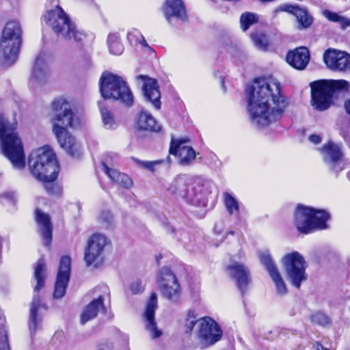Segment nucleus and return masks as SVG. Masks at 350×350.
Returning a JSON list of instances; mask_svg holds the SVG:
<instances>
[{
    "label": "nucleus",
    "mask_w": 350,
    "mask_h": 350,
    "mask_svg": "<svg viewBox=\"0 0 350 350\" xmlns=\"http://www.w3.org/2000/svg\"><path fill=\"white\" fill-rule=\"evenodd\" d=\"M5 319L0 314V336H4L5 332V329L4 327Z\"/></svg>",
    "instance_id": "52"
},
{
    "label": "nucleus",
    "mask_w": 350,
    "mask_h": 350,
    "mask_svg": "<svg viewBox=\"0 0 350 350\" xmlns=\"http://www.w3.org/2000/svg\"><path fill=\"white\" fill-rule=\"evenodd\" d=\"M181 140L172 138L169 152L179 158V163L182 165H189L196 159V152Z\"/></svg>",
    "instance_id": "23"
},
{
    "label": "nucleus",
    "mask_w": 350,
    "mask_h": 350,
    "mask_svg": "<svg viewBox=\"0 0 350 350\" xmlns=\"http://www.w3.org/2000/svg\"><path fill=\"white\" fill-rule=\"evenodd\" d=\"M107 43L109 52L116 55H121L124 51V46L120 41V35L116 33L108 36Z\"/></svg>",
    "instance_id": "31"
},
{
    "label": "nucleus",
    "mask_w": 350,
    "mask_h": 350,
    "mask_svg": "<svg viewBox=\"0 0 350 350\" xmlns=\"http://www.w3.org/2000/svg\"><path fill=\"white\" fill-rule=\"evenodd\" d=\"M129 288L133 295L142 293L144 290L142 281L139 280H136L131 282Z\"/></svg>",
    "instance_id": "46"
},
{
    "label": "nucleus",
    "mask_w": 350,
    "mask_h": 350,
    "mask_svg": "<svg viewBox=\"0 0 350 350\" xmlns=\"http://www.w3.org/2000/svg\"><path fill=\"white\" fill-rule=\"evenodd\" d=\"M310 319L313 323L323 326L328 325L330 323L329 318L322 312H317L311 315Z\"/></svg>",
    "instance_id": "40"
},
{
    "label": "nucleus",
    "mask_w": 350,
    "mask_h": 350,
    "mask_svg": "<svg viewBox=\"0 0 350 350\" xmlns=\"http://www.w3.org/2000/svg\"><path fill=\"white\" fill-rule=\"evenodd\" d=\"M3 241V238L0 236V258L1 257L2 253Z\"/></svg>",
    "instance_id": "56"
},
{
    "label": "nucleus",
    "mask_w": 350,
    "mask_h": 350,
    "mask_svg": "<svg viewBox=\"0 0 350 350\" xmlns=\"http://www.w3.org/2000/svg\"><path fill=\"white\" fill-rule=\"evenodd\" d=\"M98 105L102 116L103 123L107 129H114L117 126L113 114L103 106V101H98Z\"/></svg>",
    "instance_id": "33"
},
{
    "label": "nucleus",
    "mask_w": 350,
    "mask_h": 350,
    "mask_svg": "<svg viewBox=\"0 0 350 350\" xmlns=\"http://www.w3.org/2000/svg\"><path fill=\"white\" fill-rule=\"evenodd\" d=\"M226 271L243 295L247 291V286L252 280L249 268L243 263L232 261L226 267Z\"/></svg>",
    "instance_id": "15"
},
{
    "label": "nucleus",
    "mask_w": 350,
    "mask_h": 350,
    "mask_svg": "<svg viewBox=\"0 0 350 350\" xmlns=\"http://www.w3.org/2000/svg\"><path fill=\"white\" fill-rule=\"evenodd\" d=\"M223 332L219 325L209 317L198 319L197 339L200 349H203L218 342Z\"/></svg>",
    "instance_id": "13"
},
{
    "label": "nucleus",
    "mask_w": 350,
    "mask_h": 350,
    "mask_svg": "<svg viewBox=\"0 0 350 350\" xmlns=\"http://www.w3.org/2000/svg\"><path fill=\"white\" fill-rule=\"evenodd\" d=\"M344 107L347 113L350 116V98L345 101Z\"/></svg>",
    "instance_id": "54"
},
{
    "label": "nucleus",
    "mask_w": 350,
    "mask_h": 350,
    "mask_svg": "<svg viewBox=\"0 0 350 350\" xmlns=\"http://www.w3.org/2000/svg\"><path fill=\"white\" fill-rule=\"evenodd\" d=\"M102 168L104 172L113 181L116 182V179L120 175V172L117 170L109 167L105 163L102 162Z\"/></svg>",
    "instance_id": "45"
},
{
    "label": "nucleus",
    "mask_w": 350,
    "mask_h": 350,
    "mask_svg": "<svg viewBox=\"0 0 350 350\" xmlns=\"http://www.w3.org/2000/svg\"><path fill=\"white\" fill-rule=\"evenodd\" d=\"M157 308V295L152 293L146 304L144 317L146 320V328L151 333L152 338L159 337L162 332L157 328V323L154 319L155 310Z\"/></svg>",
    "instance_id": "24"
},
{
    "label": "nucleus",
    "mask_w": 350,
    "mask_h": 350,
    "mask_svg": "<svg viewBox=\"0 0 350 350\" xmlns=\"http://www.w3.org/2000/svg\"><path fill=\"white\" fill-rule=\"evenodd\" d=\"M55 180H51V175L45 180H40L44 183V187L49 195L59 196L62 193V187L55 183Z\"/></svg>",
    "instance_id": "36"
},
{
    "label": "nucleus",
    "mask_w": 350,
    "mask_h": 350,
    "mask_svg": "<svg viewBox=\"0 0 350 350\" xmlns=\"http://www.w3.org/2000/svg\"><path fill=\"white\" fill-rule=\"evenodd\" d=\"M28 166L31 175L38 180H45L51 175V180H56L59 166L55 153L45 146L31 152Z\"/></svg>",
    "instance_id": "6"
},
{
    "label": "nucleus",
    "mask_w": 350,
    "mask_h": 350,
    "mask_svg": "<svg viewBox=\"0 0 350 350\" xmlns=\"http://www.w3.org/2000/svg\"><path fill=\"white\" fill-rule=\"evenodd\" d=\"M198 320H196V315L193 310H189L185 319L186 332L190 333L196 324L198 325Z\"/></svg>",
    "instance_id": "39"
},
{
    "label": "nucleus",
    "mask_w": 350,
    "mask_h": 350,
    "mask_svg": "<svg viewBox=\"0 0 350 350\" xmlns=\"http://www.w3.org/2000/svg\"><path fill=\"white\" fill-rule=\"evenodd\" d=\"M44 19L57 36L65 40L79 42L85 38V33L77 29L75 23L58 5L55 9L49 10Z\"/></svg>",
    "instance_id": "8"
},
{
    "label": "nucleus",
    "mask_w": 350,
    "mask_h": 350,
    "mask_svg": "<svg viewBox=\"0 0 350 350\" xmlns=\"http://www.w3.org/2000/svg\"><path fill=\"white\" fill-rule=\"evenodd\" d=\"M316 350H329V349L324 348L320 343H317Z\"/></svg>",
    "instance_id": "55"
},
{
    "label": "nucleus",
    "mask_w": 350,
    "mask_h": 350,
    "mask_svg": "<svg viewBox=\"0 0 350 350\" xmlns=\"http://www.w3.org/2000/svg\"><path fill=\"white\" fill-rule=\"evenodd\" d=\"M71 258L68 256L62 257L57 279L55 284L53 297L55 299L63 297L66 293V290L70 276Z\"/></svg>",
    "instance_id": "17"
},
{
    "label": "nucleus",
    "mask_w": 350,
    "mask_h": 350,
    "mask_svg": "<svg viewBox=\"0 0 350 350\" xmlns=\"http://www.w3.org/2000/svg\"><path fill=\"white\" fill-rule=\"evenodd\" d=\"M210 188V182L202 178L179 175L172 180L168 190L187 198L196 206H205Z\"/></svg>",
    "instance_id": "4"
},
{
    "label": "nucleus",
    "mask_w": 350,
    "mask_h": 350,
    "mask_svg": "<svg viewBox=\"0 0 350 350\" xmlns=\"http://www.w3.org/2000/svg\"><path fill=\"white\" fill-rule=\"evenodd\" d=\"M321 152L323 154L324 161L327 165L331 163H334V165H339L338 160H340L342 156L339 145L329 142L322 146ZM335 166L336 165H334L333 167Z\"/></svg>",
    "instance_id": "28"
},
{
    "label": "nucleus",
    "mask_w": 350,
    "mask_h": 350,
    "mask_svg": "<svg viewBox=\"0 0 350 350\" xmlns=\"http://www.w3.org/2000/svg\"><path fill=\"white\" fill-rule=\"evenodd\" d=\"M0 350H10L6 334L3 336H0Z\"/></svg>",
    "instance_id": "48"
},
{
    "label": "nucleus",
    "mask_w": 350,
    "mask_h": 350,
    "mask_svg": "<svg viewBox=\"0 0 350 350\" xmlns=\"http://www.w3.org/2000/svg\"><path fill=\"white\" fill-rule=\"evenodd\" d=\"M342 51H338L336 49H327L323 54V61L326 66L333 70L334 67L338 64L340 56Z\"/></svg>",
    "instance_id": "34"
},
{
    "label": "nucleus",
    "mask_w": 350,
    "mask_h": 350,
    "mask_svg": "<svg viewBox=\"0 0 350 350\" xmlns=\"http://www.w3.org/2000/svg\"><path fill=\"white\" fill-rule=\"evenodd\" d=\"M223 201L228 215L239 217L240 208L238 200L232 194L224 192L223 193Z\"/></svg>",
    "instance_id": "30"
},
{
    "label": "nucleus",
    "mask_w": 350,
    "mask_h": 350,
    "mask_svg": "<svg viewBox=\"0 0 350 350\" xmlns=\"http://www.w3.org/2000/svg\"><path fill=\"white\" fill-rule=\"evenodd\" d=\"M36 221L40 236L44 241L45 246H49L52 241L53 226L49 215L40 209L36 211Z\"/></svg>",
    "instance_id": "26"
},
{
    "label": "nucleus",
    "mask_w": 350,
    "mask_h": 350,
    "mask_svg": "<svg viewBox=\"0 0 350 350\" xmlns=\"http://www.w3.org/2000/svg\"><path fill=\"white\" fill-rule=\"evenodd\" d=\"M46 265L43 259H39L37 261L34 268V278L37 282L34 287V295L30 306V314L29 319V328L31 334H35L38 329L41 327L42 317L39 313L42 308L47 309L45 304H41L38 291L44 286L45 282Z\"/></svg>",
    "instance_id": "11"
},
{
    "label": "nucleus",
    "mask_w": 350,
    "mask_h": 350,
    "mask_svg": "<svg viewBox=\"0 0 350 350\" xmlns=\"http://www.w3.org/2000/svg\"><path fill=\"white\" fill-rule=\"evenodd\" d=\"M162 295L167 299L176 301L180 296V285L175 275L169 268L163 267L157 278Z\"/></svg>",
    "instance_id": "14"
},
{
    "label": "nucleus",
    "mask_w": 350,
    "mask_h": 350,
    "mask_svg": "<svg viewBox=\"0 0 350 350\" xmlns=\"http://www.w3.org/2000/svg\"><path fill=\"white\" fill-rule=\"evenodd\" d=\"M311 105L319 111L328 109L333 104V97L340 92H348L349 83L344 79H322L310 83Z\"/></svg>",
    "instance_id": "5"
},
{
    "label": "nucleus",
    "mask_w": 350,
    "mask_h": 350,
    "mask_svg": "<svg viewBox=\"0 0 350 350\" xmlns=\"http://www.w3.org/2000/svg\"><path fill=\"white\" fill-rule=\"evenodd\" d=\"M17 129V122L12 121L0 112V144L2 154L10 161L13 168L22 170L25 167L23 144Z\"/></svg>",
    "instance_id": "3"
},
{
    "label": "nucleus",
    "mask_w": 350,
    "mask_h": 350,
    "mask_svg": "<svg viewBox=\"0 0 350 350\" xmlns=\"http://www.w3.org/2000/svg\"><path fill=\"white\" fill-rule=\"evenodd\" d=\"M329 213L301 204L297 205L294 213V224L299 233L307 234L314 230L327 228Z\"/></svg>",
    "instance_id": "7"
},
{
    "label": "nucleus",
    "mask_w": 350,
    "mask_h": 350,
    "mask_svg": "<svg viewBox=\"0 0 350 350\" xmlns=\"http://www.w3.org/2000/svg\"><path fill=\"white\" fill-rule=\"evenodd\" d=\"M163 12L166 20L171 24L173 23L174 18L182 21H185L187 19V12L182 0H165Z\"/></svg>",
    "instance_id": "25"
},
{
    "label": "nucleus",
    "mask_w": 350,
    "mask_h": 350,
    "mask_svg": "<svg viewBox=\"0 0 350 350\" xmlns=\"http://www.w3.org/2000/svg\"><path fill=\"white\" fill-rule=\"evenodd\" d=\"M280 92L278 81L265 78L254 81L247 90V110L252 124L262 128L282 116L288 103Z\"/></svg>",
    "instance_id": "1"
},
{
    "label": "nucleus",
    "mask_w": 350,
    "mask_h": 350,
    "mask_svg": "<svg viewBox=\"0 0 350 350\" xmlns=\"http://www.w3.org/2000/svg\"><path fill=\"white\" fill-rule=\"evenodd\" d=\"M260 262L265 267L276 287L278 294L284 295L287 293L286 285L282 278L278 269L269 253H263L260 256Z\"/></svg>",
    "instance_id": "22"
},
{
    "label": "nucleus",
    "mask_w": 350,
    "mask_h": 350,
    "mask_svg": "<svg viewBox=\"0 0 350 350\" xmlns=\"http://www.w3.org/2000/svg\"><path fill=\"white\" fill-rule=\"evenodd\" d=\"M138 43L142 44L143 46L146 47L149 51H153L152 47L148 45L144 36L139 40H138Z\"/></svg>",
    "instance_id": "53"
},
{
    "label": "nucleus",
    "mask_w": 350,
    "mask_h": 350,
    "mask_svg": "<svg viewBox=\"0 0 350 350\" xmlns=\"http://www.w3.org/2000/svg\"><path fill=\"white\" fill-rule=\"evenodd\" d=\"M135 163L140 166L141 167L148 169L150 171H154V167L155 165H157L161 162V161H142L137 159H133Z\"/></svg>",
    "instance_id": "44"
},
{
    "label": "nucleus",
    "mask_w": 350,
    "mask_h": 350,
    "mask_svg": "<svg viewBox=\"0 0 350 350\" xmlns=\"http://www.w3.org/2000/svg\"><path fill=\"white\" fill-rule=\"evenodd\" d=\"M259 16L257 14L246 12L243 13L240 17L241 28L243 31H247L250 26L257 23Z\"/></svg>",
    "instance_id": "35"
},
{
    "label": "nucleus",
    "mask_w": 350,
    "mask_h": 350,
    "mask_svg": "<svg viewBox=\"0 0 350 350\" xmlns=\"http://www.w3.org/2000/svg\"><path fill=\"white\" fill-rule=\"evenodd\" d=\"M323 16L329 21L340 25L342 29L345 30L350 27V18L340 15L339 13L334 12L329 10H325Z\"/></svg>",
    "instance_id": "32"
},
{
    "label": "nucleus",
    "mask_w": 350,
    "mask_h": 350,
    "mask_svg": "<svg viewBox=\"0 0 350 350\" xmlns=\"http://www.w3.org/2000/svg\"><path fill=\"white\" fill-rule=\"evenodd\" d=\"M109 292L107 286L100 287V295L98 297L93 299L83 310L81 314V324L84 325L88 321L95 319L99 312L106 310L104 305V300L109 297Z\"/></svg>",
    "instance_id": "19"
},
{
    "label": "nucleus",
    "mask_w": 350,
    "mask_h": 350,
    "mask_svg": "<svg viewBox=\"0 0 350 350\" xmlns=\"http://www.w3.org/2000/svg\"><path fill=\"white\" fill-rule=\"evenodd\" d=\"M107 239L101 234H94L89 239L84 254V260L88 266L96 262L100 258V263L103 262V252Z\"/></svg>",
    "instance_id": "16"
},
{
    "label": "nucleus",
    "mask_w": 350,
    "mask_h": 350,
    "mask_svg": "<svg viewBox=\"0 0 350 350\" xmlns=\"http://www.w3.org/2000/svg\"><path fill=\"white\" fill-rule=\"evenodd\" d=\"M135 126L139 131H148L157 133L161 130V126L157 124L152 116L144 111H141Z\"/></svg>",
    "instance_id": "29"
},
{
    "label": "nucleus",
    "mask_w": 350,
    "mask_h": 350,
    "mask_svg": "<svg viewBox=\"0 0 350 350\" xmlns=\"http://www.w3.org/2000/svg\"><path fill=\"white\" fill-rule=\"evenodd\" d=\"M99 220L105 228H109L113 222V216L110 211H104L100 213Z\"/></svg>",
    "instance_id": "41"
},
{
    "label": "nucleus",
    "mask_w": 350,
    "mask_h": 350,
    "mask_svg": "<svg viewBox=\"0 0 350 350\" xmlns=\"http://www.w3.org/2000/svg\"><path fill=\"white\" fill-rule=\"evenodd\" d=\"M347 177L350 180V171L347 172Z\"/></svg>",
    "instance_id": "58"
},
{
    "label": "nucleus",
    "mask_w": 350,
    "mask_h": 350,
    "mask_svg": "<svg viewBox=\"0 0 350 350\" xmlns=\"http://www.w3.org/2000/svg\"><path fill=\"white\" fill-rule=\"evenodd\" d=\"M309 51L306 47H298L289 51L286 57V62L297 70H303L308 64Z\"/></svg>",
    "instance_id": "27"
},
{
    "label": "nucleus",
    "mask_w": 350,
    "mask_h": 350,
    "mask_svg": "<svg viewBox=\"0 0 350 350\" xmlns=\"http://www.w3.org/2000/svg\"><path fill=\"white\" fill-rule=\"evenodd\" d=\"M339 61L333 70L348 71L350 70V55L342 51L340 55Z\"/></svg>",
    "instance_id": "37"
},
{
    "label": "nucleus",
    "mask_w": 350,
    "mask_h": 350,
    "mask_svg": "<svg viewBox=\"0 0 350 350\" xmlns=\"http://www.w3.org/2000/svg\"><path fill=\"white\" fill-rule=\"evenodd\" d=\"M142 38V34L137 29H133L127 33V38L131 44H137Z\"/></svg>",
    "instance_id": "43"
},
{
    "label": "nucleus",
    "mask_w": 350,
    "mask_h": 350,
    "mask_svg": "<svg viewBox=\"0 0 350 350\" xmlns=\"http://www.w3.org/2000/svg\"><path fill=\"white\" fill-rule=\"evenodd\" d=\"M53 131L60 146L74 158L81 155V146L68 131L74 122L71 104L65 98H55L51 103Z\"/></svg>",
    "instance_id": "2"
},
{
    "label": "nucleus",
    "mask_w": 350,
    "mask_h": 350,
    "mask_svg": "<svg viewBox=\"0 0 350 350\" xmlns=\"http://www.w3.org/2000/svg\"><path fill=\"white\" fill-rule=\"evenodd\" d=\"M254 44L259 49L265 50L267 47V40L265 34L252 33L250 36Z\"/></svg>",
    "instance_id": "38"
},
{
    "label": "nucleus",
    "mask_w": 350,
    "mask_h": 350,
    "mask_svg": "<svg viewBox=\"0 0 350 350\" xmlns=\"http://www.w3.org/2000/svg\"><path fill=\"white\" fill-rule=\"evenodd\" d=\"M309 140L314 144H318L321 142V138L319 135L313 134L309 137Z\"/></svg>",
    "instance_id": "51"
},
{
    "label": "nucleus",
    "mask_w": 350,
    "mask_h": 350,
    "mask_svg": "<svg viewBox=\"0 0 350 350\" xmlns=\"http://www.w3.org/2000/svg\"><path fill=\"white\" fill-rule=\"evenodd\" d=\"M286 278L294 287L299 288L303 282L308 279L306 272V262L303 256L297 252H293L286 254L282 259Z\"/></svg>",
    "instance_id": "12"
},
{
    "label": "nucleus",
    "mask_w": 350,
    "mask_h": 350,
    "mask_svg": "<svg viewBox=\"0 0 350 350\" xmlns=\"http://www.w3.org/2000/svg\"><path fill=\"white\" fill-rule=\"evenodd\" d=\"M115 183L122 185L125 188L131 187L133 184L132 180L129 176L127 174L123 173H120V175H118Z\"/></svg>",
    "instance_id": "42"
},
{
    "label": "nucleus",
    "mask_w": 350,
    "mask_h": 350,
    "mask_svg": "<svg viewBox=\"0 0 350 350\" xmlns=\"http://www.w3.org/2000/svg\"><path fill=\"white\" fill-rule=\"evenodd\" d=\"M51 60L49 53L41 51L36 57L30 77V82L44 83L50 74L49 62Z\"/></svg>",
    "instance_id": "20"
},
{
    "label": "nucleus",
    "mask_w": 350,
    "mask_h": 350,
    "mask_svg": "<svg viewBox=\"0 0 350 350\" xmlns=\"http://www.w3.org/2000/svg\"><path fill=\"white\" fill-rule=\"evenodd\" d=\"M99 88L103 98L119 100L126 106L133 103V96L122 77L110 72H104L99 79Z\"/></svg>",
    "instance_id": "9"
},
{
    "label": "nucleus",
    "mask_w": 350,
    "mask_h": 350,
    "mask_svg": "<svg viewBox=\"0 0 350 350\" xmlns=\"http://www.w3.org/2000/svg\"><path fill=\"white\" fill-rule=\"evenodd\" d=\"M113 345L111 342H105L100 344L98 347V350H112Z\"/></svg>",
    "instance_id": "50"
},
{
    "label": "nucleus",
    "mask_w": 350,
    "mask_h": 350,
    "mask_svg": "<svg viewBox=\"0 0 350 350\" xmlns=\"http://www.w3.org/2000/svg\"><path fill=\"white\" fill-rule=\"evenodd\" d=\"M21 44V28L18 22L13 21L6 23L0 43L1 61L4 66L13 65L16 59Z\"/></svg>",
    "instance_id": "10"
},
{
    "label": "nucleus",
    "mask_w": 350,
    "mask_h": 350,
    "mask_svg": "<svg viewBox=\"0 0 350 350\" xmlns=\"http://www.w3.org/2000/svg\"><path fill=\"white\" fill-rule=\"evenodd\" d=\"M338 164L336 165L334 167V163H331L329 164V170L334 172L336 174V176H337L339 172L342 171L344 169V164L342 163L341 159L338 160Z\"/></svg>",
    "instance_id": "47"
},
{
    "label": "nucleus",
    "mask_w": 350,
    "mask_h": 350,
    "mask_svg": "<svg viewBox=\"0 0 350 350\" xmlns=\"http://www.w3.org/2000/svg\"><path fill=\"white\" fill-rule=\"evenodd\" d=\"M221 85H222V87L224 88V81H221Z\"/></svg>",
    "instance_id": "59"
},
{
    "label": "nucleus",
    "mask_w": 350,
    "mask_h": 350,
    "mask_svg": "<svg viewBox=\"0 0 350 350\" xmlns=\"http://www.w3.org/2000/svg\"><path fill=\"white\" fill-rule=\"evenodd\" d=\"M1 198L6 199L10 203L14 204L16 203V197L14 192H6L1 196Z\"/></svg>",
    "instance_id": "49"
},
{
    "label": "nucleus",
    "mask_w": 350,
    "mask_h": 350,
    "mask_svg": "<svg viewBox=\"0 0 350 350\" xmlns=\"http://www.w3.org/2000/svg\"><path fill=\"white\" fill-rule=\"evenodd\" d=\"M162 258V256L161 254L156 256V261L157 264H159L160 260Z\"/></svg>",
    "instance_id": "57"
},
{
    "label": "nucleus",
    "mask_w": 350,
    "mask_h": 350,
    "mask_svg": "<svg viewBox=\"0 0 350 350\" xmlns=\"http://www.w3.org/2000/svg\"><path fill=\"white\" fill-rule=\"evenodd\" d=\"M172 232H174V228H172Z\"/></svg>",
    "instance_id": "60"
},
{
    "label": "nucleus",
    "mask_w": 350,
    "mask_h": 350,
    "mask_svg": "<svg viewBox=\"0 0 350 350\" xmlns=\"http://www.w3.org/2000/svg\"><path fill=\"white\" fill-rule=\"evenodd\" d=\"M281 12H285L295 16L298 23L297 27L299 29H307L310 27L313 23V18L306 8L285 3L277 7L273 10V14L274 16H277V14Z\"/></svg>",
    "instance_id": "18"
},
{
    "label": "nucleus",
    "mask_w": 350,
    "mask_h": 350,
    "mask_svg": "<svg viewBox=\"0 0 350 350\" xmlns=\"http://www.w3.org/2000/svg\"><path fill=\"white\" fill-rule=\"evenodd\" d=\"M136 79L143 82L142 90L146 100L150 102L155 109H159L161 105V93L157 80L143 75L137 76Z\"/></svg>",
    "instance_id": "21"
}]
</instances>
